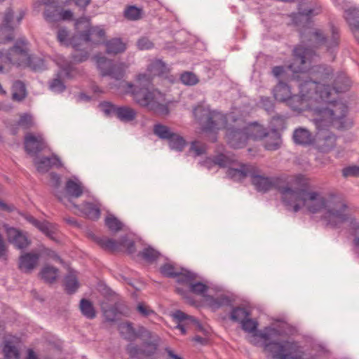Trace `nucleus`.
<instances>
[{"label":"nucleus","instance_id":"f257e3e1","mask_svg":"<svg viewBox=\"0 0 359 359\" xmlns=\"http://www.w3.org/2000/svg\"><path fill=\"white\" fill-rule=\"evenodd\" d=\"M279 191L288 210L297 212L304 208L311 214L320 213L327 226L338 228L351 219L344 200L334 194H324L314 189L305 175L294 176Z\"/></svg>","mask_w":359,"mask_h":359},{"label":"nucleus","instance_id":"f03ea898","mask_svg":"<svg viewBox=\"0 0 359 359\" xmlns=\"http://www.w3.org/2000/svg\"><path fill=\"white\" fill-rule=\"evenodd\" d=\"M165 65L161 60L152 61L147 67L149 74H140L137 76L136 85L122 81L121 85L126 88V93L133 95L135 102L142 107H147L161 115L169 113L165 95L157 90H149L153 76H158L165 72Z\"/></svg>","mask_w":359,"mask_h":359},{"label":"nucleus","instance_id":"7ed1b4c3","mask_svg":"<svg viewBox=\"0 0 359 359\" xmlns=\"http://www.w3.org/2000/svg\"><path fill=\"white\" fill-rule=\"evenodd\" d=\"M194 113L195 116L199 118L205 130L215 131L226 128V136L228 144L235 149L243 147L250 138L255 140V132L259 130L258 128L255 127L242 128L229 127L228 121H234L233 116L231 114L226 116L220 112L210 111L202 107H196Z\"/></svg>","mask_w":359,"mask_h":359},{"label":"nucleus","instance_id":"20e7f679","mask_svg":"<svg viewBox=\"0 0 359 359\" xmlns=\"http://www.w3.org/2000/svg\"><path fill=\"white\" fill-rule=\"evenodd\" d=\"M242 329L248 333H253L254 336L262 339L264 350L271 354L274 359H302L304 352L298 342L292 340L273 341V338L279 335V331L274 327H265L259 332L257 331L258 323L257 321L248 317L242 323Z\"/></svg>","mask_w":359,"mask_h":359},{"label":"nucleus","instance_id":"39448f33","mask_svg":"<svg viewBox=\"0 0 359 359\" xmlns=\"http://www.w3.org/2000/svg\"><path fill=\"white\" fill-rule=\"evenodd\" d=\"M349 86V80L344 76H339L334 81L333 88L311 79L305 80L299 84V95H292L290 93V97L287 98L286 102L293 110H299L304 102L310 100L316 102H332L333 93L345 92Z\"/></svg>","mask_w":359,"mask_h":359},{"label":"nucleus","instance_id":"423d86ee","mask_svg":"<svg viewBox=\"0 0 359 359\" xmlns=\"http://www.w3.org/2000/svg\"><path fill=\"white\" fill-rule=\"evenodd\" d=\"M294 62L289 66V68L294 72L301 74L298 77L302 79L306 78V73L309 72L310 75H318L316 79L325 81L328 79L332 74L330 68L324 66H313L311 63L317 57L313 50L305 48L303 46H299L294 50Z\"/></svg>","mask_w":359,"mask_h":359},{"label":"nucleus","instance_id":"0eeeda50","mask_svg":"<svg viewBox=\"0 0 359 359\" xmlns=\"http://www.w3.org/2000/svg\"><path fill=\"white\" fill-rule=\"evenodd\" d=\"M301 38L308 45L316 48H323L331 53L334 52L339 44V29L332 25L325 31L318 28L306 29L301 32Z\"/></svg>","mask_w":359,"mask_h":359},{"label":"nucleus","instance_id":"6e6552de","mask_svg":"<svg viewBox=\"0 0 359 359\" xmlns=\"http://www.w3.org/2000/svg\"><path fill=\"white\" fill-rule=\"evenodd\" d=\"M347 110V106L339 102L332 103L327 107L317 108L315 109L317 116L314 118V122L318 128L332 125L338 129L347 128L349 126L346 119Z\"/></svg>","mask_w":359,"mask_h":359},{"label":"nucleus","instance_id":"1a4fd4ad","mask_svg":"<svg viewBox=\"0 0 359 359\" xmlns=\"http://www.w3.org/2000/svg\"><path fill=\"white\" fill-rule=\"evenodd\" d=\"M137 337L143 341L142 346L128 344L126 351L130 357L133 359H155L154 355L158 350L161 340L158 335L142 326L137 331Z\"/></svg>","mask_w":359,"mask_h":359},{"label":"nucleus","instance_id":"9d476101","mask_svg":"<svg viewBox=\"0 0 359 359\" xmlns=\"http://www.w3.org/2000/svg\"><path fill=\"white\" fill-rule=\"evenodd\" d=\"M8 60L18 67H29L34 71L44 69V61L40 57L29 54V49L25 41H18L10 50Z\"/></svg>","mask_w":359,"mask_h":359},{"label":"nucleus","instance_id":"9b49d317","mask_svg":"<svg viewBox=\"0 0 359 359\" xmlns=\"http://www.w3.org/2000/svg\"><path fill=\"white\" fill-rule=\"evenodd\" d=\"M321 13L322 6L317 0H301L298 4V12L292 13L290 17L294 25L304 27L312 18Z\"/></svg>","mask_w":359,"mask_h":359},{"label":"nucleus","instance_id":"f8f14e48","mask_svg":"<svg viewBox=\"0 0 359 359\" xmlns=\"http://www.w3.org/2000/svg\"><path fill=\"white\" fill-rule=\"evenodd\" d=\"M25 16V12L19 11L16 16L11 8H8L5 13L3 24L0 26V39L4 42L11 41L14 39L13 30Z\"/></svg>","mask_w":359,"mask_h":359},{"label":"nucleus","instance_id":"ddd939ff","mask_svg":"<svg viewBox=\"0 0 359 359\" xmlns=\"http://www.w3.org/2000/svg\"><path fill=\"white\" fill-rule=\"evenodd\" d=\"M196 279V273L191 271H186L184 275L177 280V282L184 285L187 287V289L177 287H176L177 292L182 295L184 298H188L187 294L189 292L198 295H203L205 292H207L208 287L201 282H195Z\"/></svg>","mask_w":359,"mask_h":359},{"label":"nucleus","instance_id":"4468645a","mask_svg":"<svg viewBox=\"0 0 359 359\" xmlns=\"http://www.w3.org/2000/svg\"><path fill=\"white\" fill-rule=\"evenodd\" d=\"M84 191L83 184L77 179H69L66 182L64 191H55V195L60 201L67 205L72 198L81 197Z\"/></svg>","mask_w":359,"mask_h":359},{"label":"nucleus","instance_id":"2eb2a0df","mask_svg":"<svg viewBox=\"0 0 359 359\" xmlns=\"http://www.w3.org/2000/svg\"><path fill=\"white\" fill-rule=\"evenodd\" d=\"M109 296L111 297V301L114 302L112 306L107 307L105 304H102L101 308L105 320L109 322H114L118 318L119 314L126 316L128 314V309L124 305L118 302V295L109 290Z\"/></svg>","mask_w":359,"mask_h":359},{"label":"nucleus","instance_id":"dca6fc26","mask_svg":"<svg viewBox=\"0 0 359 359\" xmlns=\"http://www.w3.org/2000/svg\"><path fill=\"white\" fill-rule=\"evenodd\" d=\"M93 239L102 248L109 251H118L120 250L121 246L124 245L127 248V250L129 254H133L135 252V243L132 241L118 242L105 236L98 237L95 236H93Z\"/></svg>","mask_w":359,"mask_h":359},{"label":"nucleus","instance_id":"f3484780","mask_svg":"<svg viewBox=\"0 0 359 359\" xmlns=\"http://www.w3.org/2000/svg\"><path fill=\"white\" fill-rule=\"evenodd\" d=\"M25 149L30 155H36L46 147L45 140L40 133L34 135L28 133L25 136Z\"/></svg>","mask_w":359,"mask_h":359},{"label":"nucleus","instance_id":"a211bd4d","mask_svg":"<svg viewBox=\"0 0 359 359\" xmlns=\"http://www.w3.org/2000/svg\"><path fill=\"white\" fill-rule=\"evenodd\" d=\"M255 165L252 164H244L233 161L232 165L227 170V175L229 178L240 181L247 177H251Z\"/></svg>","mask_w":359,"mask_h":359},{"label":"nucleus","instance_id":"6ab92c4d","mask_svg":"<svg viewBox=\"0 0 359 359\" xmlns=\"http://www.w3.org/2000/svg\"><path fill=\"white\" fill-rule=\"evenodd\" d=\"M255 132V140L265 138L264 147L267 150L275 151L280 148L281 139L276 130H271L269 133L264 132L261 128Z\"/></svg>","mask_w":359,"mask_h":359},{"label":"nucleus","instance_id":"aec40b11","mask_svg":"<svg viewBox=\"0 0 359 359\" xmlns=\"http://www.w3.org/2000/svg\"><path fill=\"white\" fill-rule=\"evenodd\" d=\"M250 177L252 184L258 191L266 192L271 190L276 184L273 178L262 175V171L257 166L255 167Z\"/></svg>","mask_w":359,"mask_h":359},{"label":"nucleus","instance_id":"412c9836","mask_svg":"<svg viewBox=\"0 0 359 359\" xmlns=\"http://www.w3.org/2000/svg\"><path fill=\"white\" fill-rule=\"evenodd\" d=\"M4 228L8 241L13 244L15 248L22 250L29 245L30 242L23 231L14 227H10L8 225H5Z\"/></svg>","mask_w":359,"mask_h":359},{"label":"nucleus","instance_id":"4be33fe9","mask_svg":"<svg viewBox=\"0 0 359 359\" xmlns=\"http://www.w3.org/2000/svg\"><path fill=\"white\" fill-rule=\"evenodd\" d=\"M40 256L34 251L22 254L18 261L19 269L23 273H30L38 266Z\"/></svg>","mask_w":359,"mask_h":359},{"label":"nucleus","instance_id":"5701e85b","mask_svg":"<svg viewBox=\"0 0 359 359\" xmlns=\"http://www.w3.org/2000/svg\"><path fill=\"white\" fill-rule=\"evenodd\" d=\"M172 316L177 323L175 328L180 330L182 334L187 333V330L190 325H199L198 321L194 317L187 315L182 311L177 310L175 311Z\"/></svg>","mask_w":359,"mask_h":359},{"label":"nucleus","instance_id":"b1692460","mask_svg":"<svg viewBox=\"0 0 359 359\" xmlns=\"http://www.w3.org/2000/svg\"><path fill=\"white\" fill-rule=\"evenodd\" d=\"M72 71V67L70 64L62 65L60 72L56 74L54 79L49 81V89L55 93L63 92L66 86L61 79V74L64 73L67 78H69Z\"/></svg>","mask_w":359,"mask_h":359},{"label":"nucleus","instance_id":"393cba45","mask_svg":"<svg viewBox=\"0 0 359 359\" xmlns=\"http://www.w3.org/2000/svg\"><path fill=\"white\" fill-rule=\"evenodd\" d=\"M20 342V338L15 336H10L5 339L3 353L6 359L20 358L18 348Z\"/></svg>","mask_w":359,"mask_h":359},{"label":"nucleus","instance_id":"a878e982","mask_svg":"<svg viewBox=\"0 0 359 359\" xmlns=\"http://www.w3.org/2000/svg\"><path fill=\"white\" fill-rule=\"evenodd\" d=\"M292 139L296 144L302 146L311 145L315 142L313 134L306 128L299 127L296 128L292 135Z\"/></svg>","mask_w":359,"mask_h":359},{"label":"nucleus","instance_id":"bb28decb","mask_svg":"<svg viewBox=\"0 0 359 359\" xmlns=\"http://www.w3.org/2000/svg\"><path fill=\"white\" fill-rule=\"evenodd\" d=\"M74 207L79 212V215L92 220L97 219L100 216V210L97 205L85 202L80 205L74 204Z\"/></svg>","mask_w":359,"mask_h":359},{"label":"nucleus","instance_id":"cd10ccee","mask_svg":"<svg viewBox=\"0 0 359 359\" xmlns=\"http://www.w3.org/2000/svg\"><path fill=\"white\" fill-rule=\"evenodd\" d=\"M38 172L41 173L47 172L51 167H61L62 162L60 159L55 155L51 157H42L35 161L34 162Z\"/></svg>","mask_w":359,"mask_h":359},{"label":"nucleus","instance_id":"c85d7f7f","mask_svg":"<svg viewBox=\"0 0 359 359\" xmlns=\"http://www.w3.org/2000/svg\"><path fill=\"white\" fill-rule=\"evenodd\" d=\"M346 21L351 27L355 38L359 42V8L352 7L346 9L344 13Z\"/></svg>","mask_w":359,"mask_h":359},{"label":"nucleus","instance_id":"c756f323","mask_svg":"<svg viewBox=\"0 0 359 359\" xmlns=\"http://www.w3.org/2000/svg\"><path fill=\"white\" fill-rule=\"evenodd\" d=\"M81 37L86 42L97 44L104 41L105 32L99 27H93L83 32Z\"/></svg>","mask_w":359,"mask_h":359},{"label":"nucleus","instance_id":"7c9ffc66","mask_svg":"<svg viewBox=\"0 0 359 359\" xmlns=\"http://www.w3.org/2000/svg\"><path fill=\"white\" fill-rule=\"evenodd\" d=\"M34 121L32 115L29 114H23L20 115L18 121L10 126L11 133L16 135L20 128L24 130H28L34 127Z\"/></svg>","mask_w":359,"mask_h":359},{"label":"nucleus","instance_id":"2f4dec72","mask_svg":"<svg viewBox=\"0 0 359 359\" xmlns=\"http://www.w3.org/2000/svg\"><path fill=\"white\" fill-rule=\"evenodd\" d=\"M137 116V111L129 106H118L116 117L124 123L132 122L136 119Z\"/></svg>","mask_w":359,"mask_h":359},{"label":"nucleus","instance_id":"473e14b6","mask_svg":"<svg viewBox=\"0 0 359 359\" xmlns=\"http://www.w3.org/2000/svg\"><path fill=\"white\" fill-rule=\"evenodd\" d=\"M40 276L46 283H53L58 277V269L54 266L46 265L41 271Z\"/></svg>","mask_w":359,"mask_h":359},{"label":"nucleus","instance_id":"72a5a7b5","mask_svg":"<svg viewBox=\"0 0 359 359\" xmlns=\"http://www.w3.org/2000/svg\"><path fill=\"white\" fill-rule=\"evenodd\" d=\"M273 92L275 99L280 102H286L291 93L290 87L283 82H279Z\"/></svg>","mask_w":359,"mask_h":359},{"label":"nucleus","instance_id":"f704fd0d","mask_svg":"<svg viewBox=\"0 0 359 359\" xmlns=\"http://www.w3.org/2000/svg\"><path fill=\"white\" fill-rule=\"evenodd\" d=\"M127 68L128 65L124 62L113 63L109 71L105 72L104 74L106 76H109L116 80H121L123 77Z\"/></svg>","mask_w":359,"mask_h":359},{"label":"nucleus","instance_id":"c9c22d12","mask_svg":"<svg viewBox=\"0 0 359 359\" xmlns=\"http://www.w3.org/2000/svg\"><path fill=\"white\" fill-rule=\"evenodd\" d=\"M168 144L170 149L182 151L187 145V141L182 135L175 133L168 140Z\"/></svg>","mask_w":359,"mask_h":359},{"label":"nucleus","instance_id":"e433bc0d","mask_svg":"<svg viewBox=\"0 0 359 359\" xmlns=\"http://www.w3.org/2000/svg\"><path fill=\"white\" fill-rule=\"evenodd\" d=\"M160 271L163 276L169 278L177 277V280L187 271L183 269L179 270L170 264H165L161 267Z\"/></svg>","mask_w":359,"mask_h":359},{"label":"nucleus","instance_id":"4c0bfd02","mask_svg":"<svg viewBox=\"0 0 359 359\" xmlns=\"http://www.w3.org/2000/svg\"><path fill=\"white\" fill-rule=\"evenodd\" d=\"M153 132L158 138L163 140H168L175 132L168 126L161 123L154 126Z\"/></svg>","mask_w":359,"mask_h":359},{"label":"nucleus","instance_id":"58836bf2","mask_svg":"<svg viewBox=\"0 0 359 359\" xmlns=\"http://www.w3.org/2000/svg\"><path fill=\"white\" fill-rule=\"evenodd\" d=\"M27 95L26 88L23 82L16 81L12 86V98L13 100L20 102Z\"/></svg>","mask_w":359,"mask_h":359},{"label":"nucleus","instance_id":"ea45409f","mask_svg":"<svg viewBox=\"0 0 359 359\" xmlns=\"http://www.w3.org/2000/svg\"><path fill=\"white\" fill-rule=\"evenodd\" d=\"M107 52L109 54H118L126 50V45L119 39H113L106 43Z\"/></svg>","mask_w":359,"mask_h":359},{"label":"nucleus","instance_id":"a19ab883","mask_svg":"<svg viewBox=\"0 0 359 359\" xmlns=\"http://www.w3.org/2000/svg\"><path fill=\"white\" fill-rule=\"evenodd\" d=\"M80 310L81 313L88 319H93L96 316V312L91 302L86 299L80 301Z\"/></svg>","mask_w":359,"mask_h":359},{"label":"nucleus","instance_id":"79ce46f5","mask_svg":"<svg viewBox=\"0 0 359 359\" xmlns=\"http://www.w3.org/2000/svg\"><path fill=\"white\" fill-rule=\"evenodd\" d=\"M43 15L46 20L50 23L61 20L60 8L58 6H49Z\"/></svg>","mask_w":359,"mask_h":359},{"label":"nucleus","instance_id":"37998d69","mask_svg":"<svg viewBox=\"0 0 359 359\" xmlns=\"http://www.w3.org/2000/svg\"><path fill=\"white\" fill-rule=\"evenodd\" d=\"M335 141L336 137L334 135H327L318 140V149L322 152H327L334 147Z\"/></svg>","mask_w":359,"mask_h":359},{"label":"nucleus","instance_id":"c03bdc74","mask_svg":"<svg viewBox=\"0 0 359 359\" xmlns=\"http://www.w3.org/2000/svg\"><path fill=\"white\" fill-rule=\"evenodd\" d=\"M94 59L96 61L97 67L100 71L101 75L105 76V72L109 71L113 62L111 60H108L106 57L102 55H95Z\"/></svg>","mask_w":359,"mask_h":359},{"label":"nucleus","instance_id":"a18cd8bd","mask_svg":"<svg viewBox=\"0 0 359 359\" xmlns=\"http://www.w3.org/2000/svg\"><path fill=\"white\" fill-rule=\"evenodd\" d=\"M65 290L68 293H74L79 287V282L76 276L70 272L65 277Z\"/></svg>","mask_w":359,"mask_h":359},{"label":"nucleus","instance_id":"49530a36","mask_svg":"<svg viewBox=\"0 0 359 359\" xmlns=\"http://www.w3.org/2000/svg\"><path fill=\"white\" fill-rule=\"evenodd\" d=\"M249 316L250 313L245 309L236 307L232 309L230 318L233 321L242 323Z\"/></svg>","mask_w":359,"mask_h":359},{"label":"nucleus","instance_id":"de8ad7c7","mask_svg":"<svg viewBox=\"0 0 359 359\" xmlns=\"http://www.w3.org/2000/svg\"><path fill=\"white\" fill-rule=\"evenodd\" d=\"M209 304L213 309H217L224 306H228L231 304V300L229 297L225 296H220L218 297H210L208 299Z\"/></svg>","mask_w":359,"mask_h":359},{"label":"nucleus","instance_id":"09e8293b","mask_svg":"<svg viewBox=\"0 0 359 359\" xmlns=\"http://www.w3.org/2000/svg\"><path fill=\"white\" fill-rule=\"evenodd\" d=\"M104 221L105 225L111 231L117 232L123 227V224L113 215H108Z\"/></svg>","mask_w":359,"mask_h":359},{"label":"nucleus","instance_id":"8fccbe9b","mask_svg":"<svg viewBox=\"0 0 359 359\" xmlns=\"http://www.w3.org/2000/svg\"><path fill=\"white\" fill-rule=\"evenodd\" d=\"M206 144L200 141H194L191 143L189 152L193 153L194 156H199L206 153Z\"/></svg>","mask_w":359,"mask_h":359},{"label":"nucleus","instance_id":"3c124183","mask_svg":"<svg viewBox=\"0 0 359 359\" xmlns=\"http://www.w3.org/2000/svg\"><path fill=\"white\" fill-rule=\"evenodd\" d=\"M119 331L121 334L125 336V338L131 339L134 337H137V333L130 323H123L118 326Z\"/></svg>","mask_w":359,"mask_h":359},{"label":"nucleus","instance_id":"603ef678","mask_svg":"<svg viewBox=\"0 0 359 359\" xmlns=\"http://www.w3.org/2000/svg\"><path fill=\"white\" fill-rule=\"evenodd\" d=\"M142 11L136 6H130L124 11V16L130 20H137L141 18Z\"/></svg>","mask_w":359,"mask_h":359},{"label":"nucleus","instance_id":"864d4df0","mask_svg":"<svg viewBox=\"0 0 359 359\" xmlns=\"http://www.w3.org/2000/svg\"><path fill=\"white\" fill-rule=\"evenodd\" d=\"M180 80L182 83L187 86H194L197 84L199 81L198 76L195 74L189 72L182 74Z\"/></svg>","mask_w":359,"mask_h":359},{"label":"nucleus","instance_id":"5fc2aeb1","mask_svg":"<svg viewBox=\"0 0 359 359\" xmlns=\"http://www.w3.org/2000/svg\"><path fill=\"white\" fill-rule=\"evenodd\" d=\"M212 162L214 164L218 165L219 167L229 168L233 163V161H232L229 157H228L225 154H220L213 158Z\"/></svg>","mask_w":359,"mask_h":359},{"label":"nucleus","instance_id":"6e6d98bb","mask_svg":"<svg viewBox=\"0 0 359 359\" xmlns=\"http://www.w3.org/2000/svg\"><path fill=\"white\" fill-rule=\"evenodd\" d=\"M140 255L144 258L145 260L148 262H153L156 260L158 256L159 252L156 251L155 249L148 247L145 248Z\"/></svg>","mask_w":359,"mask_h":359},{"label":"nucleus","instance_id":"4d7b16f0","mask_svg":"<svg viewBox=\"0 0 359 359\" xmlns=\"http://www.w3.org/2000/svg\"><path fill=\"white\" fill-rule=\"evenodd\" d=\"M100 108L106 116L114 115L116 116L118 106L109 102H104L100 104Z\"/></svg>","mask_w":359,"mask_h":359},{"label":"nucleus","instance_id":"13d9d810","mask_svg":"<svg viewBox=\"0 0 359 359\" xmlns=\"http://www.w3.org/2000/svg\"><path fill=\"white\" fill-rule=\"evenodd\" d=\"M137 312L143 317L156 316V313L144 303H139L137 306Z\"/></svg>","mask_w":359,"mask_h":359},{"label":"nucleus","instance_id":"bf43d9fd","mask_svg":"<svg viewBox=\"0 0 359 359\" xmlns=\"http://www.w3.org/2000/svg\"><path fill=\"white\" fill-rule=\"evenodd\" d=\"M8 247L2 234L0 233V259L7 260Z\"/></svg>","mask_w":359,"mask_h":359},{"label":"nucleus","instance_id":"052dcab7","mask_svg":"<svg viewBox=\"0 0 359 359\" xmlns=\"http://www.w3.org/2000/svg\"><path fill=\"white\" fill-rule=\"evenodd\" d=\"M137 46L140 50H149L154 47V43L149 38L144 36L137 41Z\"/></svg>","mask_w":359,"mask_h":359},{"label":"nucleus","instance_id":"680f3d73","mask_svg":"<svg viewBox=\"0 0 359 359\" xmlns=\"http://www.w3.org/2000/svg\"><path fill=\"white\" fill-rule=\"evenodd\" d=\"M343 176L348 177H359V166L353 165L348 166L343 169Z\"/></svg>","mask_w":359,"mask_h":359},{"label":"nucleus","instance_id":"e2e57ef3","mask_svg":"<svg viewBox=\"0 0 359 359\" xmlns=\"http://www.w3.org/2000/svg\"><path fill=\"white\" fill-rule=\"evenodd\" d=\"M351 225V228L355 230V238L353 243L355 246L359 248V224L351 215V219L348 221Z\"/></svg>","mask_w":359,"mask_h":359},{"label":"nucleus","instance_id":"0e129e2a","mask_svg":"<svg viewBox=\"0 0 359 359\" xmlns=\"http://www.w3.org/2000/svg\"><path fill=\"white\" fill-rule=\"evenodd\" d=\"M260 104L269 114L273 111V103L269 97H262L260 100Z\"/></svg>","mask_w":359,"mask_h":359},{"label":"nucleus","instance_id":"69168bd1","mask_svg":"<svg viewBox=\"0 0 359 359\" xmlns=\"http://www.w3.org/2000/svg\"><path fill=\"white\" fill-rule=\"evenodd\" d=\"M36 228L48 236H50L52 231L50 229V225L48 222L39 221Z\"/></svg>","mask_w":359,"mask_h":359},{"label":"nucleus","instance_id":"338daca9","mask_svg":"<svg viewBox=\"0 0 359 359\" xmlns=\"http://www.w3.org/2000/svg\"><path fill=\"white\" fill-rule=\"evenodd\" d=\"M51 185L55 188L54 192L58 191L57 189L60 185V177L59 175L55 172L50 174Z\"/></svg>","mask_w":359,"mask_h":359},{"label":"nucleus","instance_id":"774afa93","mask_svg":"<svg viewBox=\"0 0 359 359\" xmlns=\"http://www.w3.org/2000/svg\"><path fill=\"white\" fill-rule=\"evenodd\" d=\"M88 58V53L87 52L76 53L73 55L72 59L75 62H82Z\"/></svg>","mask_w":359,"mask_h":359}]
</instances>
